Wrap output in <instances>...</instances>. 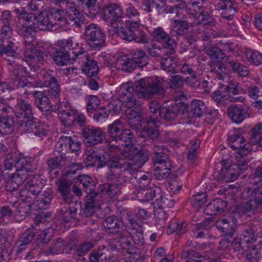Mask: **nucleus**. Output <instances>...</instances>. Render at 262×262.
<instances>
[{
	"mask_svg": "<svg viewBox=\"0 0 262 262\" xmlns=\"http://www.w3.org/2000/svg\"><path fill=\"white\" fill-rule=\"evenodd\" d=\"M43 184L36 179L29 181L25 185V188L29 191L31 193L35 194L37 196L40 193L41 190L43 188Z\"/></svg>",
	"mask_w": 262,
	"mask_h": 262,
	"instance_id": "58",
	"label": "nucleus"
},
{
	"mask_svg": "<svg viewBox=\"0 0 262 262\" xmlns=\"http://www.w3.org/2000/svg\"><path fill=\"white\" fill-rule=\"evenodd\" d=\"M254 196L255 200H250L236 206L233 212L235 216H251L254 214L257 206L262 204V196L257 195Z\"/></svg>",
	"mask_w": 262,
	"mask_h": 262,
	"instance_id": "11",
	"label": "nucleus"
},
{
	"mask_svg": "<svg viewBox=\"0 0 262 262\" xmlns=\"http://www.w3.org/2000/svg\"><path fill=\"white\" fill-rule=\"evenodd\" d=\"M254 175L255 181L253 185L251 187H246L244 192L248 196L256 195L262 196V167L257 168Z\"/></svg>",
	"mask_w": 262,
	"mask_h": 262,
	"instance_id": "18",
	"label": "nucleus"
},
{
	"mask_svg": "<svg viewBox=\"0 0 262 262\" xmlns=\"http://www.w3.org/2000/svg\"><path fill=\"white\" fill-rule=\"evenodd\" d=\"M129 233L131 239L134 242V245H136L135 247H141L144 243L143 237V231L141 225L135 227H129Z\"/></svg>",
	"mask_w": 262,
	"mask_h": 262,
	"instance_id": "34",
	"label": "nucleus"
},
{
	"mask_svg": "<svg viewBox=\"0 0 262 262\" xmlns=\"http://www.w3.org/2000/svg\"><path fill=\"white\" fill-rule=\"evenodd\" d=\"M255 228L253 225H247L242 234V238L249 245L255 241Z\"/></svg>",
	"mask_w": 262,
	"mask_h": 262,
	"instance_id": "56",
	"label": "nucleus"
},
{
	"mask_svg": "<svg viewBox=\"0 0 262 262\" xmlns=\"http://www.w3.org/2000/svg\"><path fill=\"white\" fill-rule=\"evenodd\" d=\"M228 114L229 118L235 123H241L250 116L249 108L247 106L239 107L232 106L228 108Z\"/></svg>",
	"mask_w": 262,
	"mask_h": 262,
	"instance_id": "20",
	"label": "nucleus"
},
{
	"mask_svg": "<svg viewBox=\"0 0 262 262\" xmlns=\"http://www.w3.org/2000/svg\"><path fill=\"white\" fill-rule=\"evenodd\" d=\"M153 36L156 40L164 45V47L174 51L176 46L174 40L166 32L162 27H158L153 31Z\"/></svg>",
	"mask_w": 262,
	"mask_h": 262,
	"instance_id": "19",
	"label": "nucleus"
},
{
	"mask_svg": "<svg viewBox=\"0 0 262 262\" xmlns=\"http://www.w3.org/2000/svg\"><path fill=\"white\" fill-rule=\"evenodd\" d=\"M151 149L152 151L151 160L154 166L166 165L168 167L172 164L165 146L154 143L151 145Z\"/></svg>",
	"mask_w": 262,
	"mask_h": 262,
	"instance_id": "10",
	"label": "nucleus"
},
{
	"mask_svg": "<svg viewBox=\"0 0 262 262\" xmlns=\"http://www.w3.org/2000/svg\"><path fill=\"white\" fill-rule=\"evenodd\" d=\"M221 17L225 20H231L236 13L234 4L229 0H221L217 3Z\"/></svg>",
	"mask_w": 262,
	"mask_h": 262,
	"instance_id": "17",
	"label": "nucleus"
},
{
	"mask_svg": "<svg viewBox=\"0 0 262 262\" xmlns=\"http://www.w3.org/2000/svg\"><path fill=\"white\" fill-rule=\"evenodd\" d=\"M4 167L9 170H14L15 174L27 180L28 173L36 170L37 165L34 159L30 157L21 154L13 157L9 154L5 161Z\"/></svg>",
	"mask_w": 262,
	"mask_h": 262,
	"instance_id": "2",
	"label": "nucleus"
},
{
	"mask_svg": "<svg viewBox=\"0 0 262 262\" xmlns=\"http://www.w3.org/2000/svg\"><path fill=\"white\" fill-rule=\"evenodd\" d=\"M77 61L81 64L82 71L89 77L96 76L99 71V68L96 61L89 55L87 51H79L75 52Z\"/></svg>",
	"mask_w": 262,
	"mask_h": 262,
	"instance_id": "7",
	"label": "nucleus"
},
{
	"mask_svg": "<svg viewBox=\"0 0 262 262\" xmlns=\"http://www.w3.org/2000/svg\"><path fill=\"white\" fill-rule=\"evenodd\" d=\"M159 122L147 120L146 121L147 125L143 129V133L152 140H156L159 137L160 132L158 126L156 124Z\"/></svg>",
	"mask_w": 262,
	"mask_h": 262,
	"instance_id": "40",
	"label": "nucleus"
},
{
	"mask_svg": "<svg viewBox=\"0 0 262 262\" xmlns=\"http://www.w3.org/2000/svg\"><path fill=\"white\" fill-rule=\"evenodd\" d=\"M35 120L33 115L22 117L18 122L20 128L25 133H32L39 138L45 136L47 135L45 125Z\"/></svg>",
	"mask_w": 262,
	"mask_h": 262,
	"instance_id": "6",
	"label": "nucleus"
},
{
	"mask_svg": "<svg viewBox=\"0 0 262 262\" xmlns=\"http://www.w3.org/2000/svg\"><path fill=\"white\" fill-rule=\"evenodd\" d=\"M148 107L151 114L148 120L159 121L162 114L160 112L162 108L160 103L157 101H152L149 103Z\"/></svg>",
	"mask_w": 262,
	"mask_h": 262,
	"instance_id": "55",
	"label": "nucleus"
},
{
	"mask_svg": "<svg viewBox=\"0 0 262 262\" xmlns=\"http://www.w3.org/2000/svg\"><path fill=\"white\" fill-rule=\"evenodd\" d=\"M160 64L163 70L171 73H176L177 65L173 56L164 55L162 57Z\"/></svg>",
	"mask_w": 262,
	"mask_h": 262,
	"instance_id": "47",
	"label": "nucleus"
},
{
	"mask_svg": "<svg viewBox=\"0 0 262 262\" xmlns=\"http://www.w3.org/2000/svg\"><path fill=\"white\" fill-rule=\"evenodd\" d=\"M176 34L179 36H185L188 31L190 23L187 21L182 19H175L174 20Z\"/></svg>",
	"mask_w": 262,
	"mask_h": 262,
	"instance_id": "60",
	"label": "nucleus"
},
{
	"mask_svg": "<svg viewBox=\"0 0 262 262\" xmlns=\"http://www.w3.org/2000/svg\"><path fill=\"white\" fill-rule=\"evenodd\" d=\"M140 26L141 24L139 20L136 22L126 21L121 26L116 28V32L122 39L127 41H132L136 39V32L138 31Z\"/></svg>",
	"mask_w": 262,
	"mask_h": 262,
	"instance_id": "9",
	"label": "nucleus"
},
{
	"mask_svg": "<svg viewBox=\"0 0 262 262\" xmlns=\"http://www.w3.org/2000/svg\"><path fill=\"white\" fill-rule=\"evenodd\" d=\"M104 225L108 230H115L113 232L116 233V230H120L122 227V223L117 216L110 215L105 219Z\"/></svg>",
	"mask_w": 262,
	"mask_h": 262,
	"instance_id": "52",
	"label": "nucleus"
},
{
	"mask_svg": "<svg viewBox=\"0 0 262 262\" xmlns=\"http://www.w3.org/2000/svg\"><path fill=\"white\" fill-rule=\"evenodd\" d=\"M69 53L63 52L58 49H56L52 54L54 62L58 66H64L72 61Z\"/></svg>",
	"mask_w": 262,
	"mask_h": 262,
	"instance_id": "39",
	"label": "nucleus"
},
{
	"mask_svg": "<svg viewBox=\"0 0 262 262\" xmlns=\"http://www.w3.org/2000/svg\"><path fill=\"white\" fill-rule=\"evenodd\" d=\"M140 191L138 193V197L142 202H147L154 199H158V196L161 197V188L157 186H150Z\"/></svg>",
	"mask_w": 262,
	"mask_h": 262,
	"instance_id": "23",
	"label": "nucleus"
},
{
	"mask_svg": "<svg viewBox=\"0 0 262 262\" xmlns=\"http://www.w3.org/2000/svg\"><path fill=\"white\" fill-rule=\"evenodd\" d=\"M128 110H125L128 120L143 116V106L139 102H134L127 105Z\"/></svg>",
	"mask_w": 262,
	"mask_h": 262,
	"instance_id": "50",
	"label": "nucleus"
},
{
	"mask_svg": "<svg viewBox=\"0 0 262 262\" xmlns=\"http://www.w3.org/2000/svg\"><path fill=\"white\" fill-rule=\"evenodd\" d=\"M116 67L119 70L130 72L134 69L135 66L134 65L132 59L127 56H120L116 60Z\"/></svg>",
	"mask_w": 262,
	"mask_h": 262,
	"instance_id": "46",
	"label": "nucleus"
},
{
	"mask_svg": "<svg viewBox=\"0 0 262 262\" xmlns=\"http://www.w3.org/2000/svg\"><path fill=\"white\" fill-rule=\"evenodd\" d=\"M81 3L85 14L90 17L96 15L99 11L97 0H77Z\"/></svg>",
	"mask_w": 262,
	"mask_h": 262,
	"instance_id": "37",
	"label": "nucleus"
},
{
	"mask_svg": "<svg viewBox=\"0 0 262 262\" xmlns=\"http://www.w3.org/2000/svg\"><path fill=\"white\" fill-rule=\"evenodd\" d=\"M53 198V194L51 190L48 189L43 191V193L38 196V199L36 201L37 206L39 208L42 209L48 205Z\"/></svg>",
	"mask_w": 262,
	"mask_h": 262,
	"instance_id": "62",
	"label": "nucleus"
},
{
	"mask_svg": "<svg viewBox=\"0 0 262 262\" xmlns=\"http://www.w3.org/2000/svg\"><path fill=\"white\" fill-rule=\"evenodd\" d=\"M43 79L44 84L48 88L46 91L47 94L37 91L32 93L36 107L42 112L48 113L52 110L53 105L47 95L51 98H58L61 89L57 79L49 72L43 75Z\"/></svg>",
	"mask_w": 262,
	"mask_h": 262,
	"instance_id": "1",
	"label": "nucleus"
},
{
	"mask_svg": "<svg viewBox=\"0 0 262 262\" xmlns=\"http://www.w3.org/2000/svg\"><path fill=\"white\" fill-rule=\"evenodd\" d=\"M14 12L19 20L25 21L28 23L32 22L33 24L36 17L34 13L27 12L25 9L21 7L15 8Z\"/></svg>",
	"mask_w": 262,
	"mask_h": 262,
	"instance_id": "51",
	"label": "nucleus"
},
{
	"mask_svg": "<svg viewBox=\"0 0 262 262\" xmlns=\"http://www.w3.org/2000/svg\"><path fill=\"white\" fill-rule=\"evenodd\" d=\"M81 135L86 143L94 146L102 143L105 139V133L100 128L95 126H84Z\"/></svg>",
	"mask_w": 262,
	"mask_h": 262,
	"instance_id": "8",
	"label": "nucleus"
},
{
	"mask_svg": "<svg viewBox=\"0 0 262 262\" xmlns=\"http://www.w3.org/2000/svg\"><path fill=\"white\" fill-rule=\"evenodd\" d=\"M246 57L252 65L258 66L262 64V53L257 50L247 49Z\"/></svg>",
	"mask_w": 262,
	"mask_h": 262,
	"instance_id": "45",
	"label": "nucleus"
},
{
	"mask_svg": "<svg viewBox=\"0 0 262 262\" xmlns=\"http://www.w3.org/2000/svg\"><path fill=\"white\" fill-rule=\"evenodd\" d=\"M216 226L222 232L225 233L226 237H232L235 231V228L231 225L227 219H223L216 222Z\"/></svg>",
	"mask_w": 262,
	"mask_h": 262,
	"instance_id": "43",
	"label": "nucleus"
},
{
	"mask_svg": "<svg viewBox=\"0 0 262 262\" xmlns=\"http://www.w3.org/2000/svg\"><path fill=\"white\" fill-rule=\"evenodd\" d=\"M65 154H61L58 156L51 158L47 161V164L50 170H53L60 168L62 165V162L66 160Z\"/></svg>",
	"mask_w": 262,
	"mask_h": 262,
	"instance_id": "63",
	"label": "nucleus"
},
{
	"mask_svg": "<svg viewBox=\"0 0 262 262\" xmlns=\"http://www.w3.org/2000/svg\"><path fill=\"white\" fill-rule=\"evenodd\" d=\"M71 185V182L63 181H60L58 185L57 190L66 204L73 203L72 202Z\"/></svg>",
	"mask_w": 262,
	"mask_h": 262,
	"instance_id": "33",
	"label": "nucleus"
},
{
	"mask_svg": "<svg viewBox=\"0 0 262 262\" xmlns=\"http://www.w3.org/2000/svg\"><path fill=\"white\" fill-rule=\"evenodd\" d=\"M119 98L121 101L128 103L127 105L137 102L135 97L134 88L127 83L123 84L119 90Z\"/></svg>",
	"mask_w": 262,
	"mask_h": 262,
	"instance_id": "25",
	"label": "nucleus"
},
{
	"mask_svg": "<svg viewBox=\"0 0 262 262\" xmlns=\"http://www.w3.org/2000/svg\"><path fill=\"white\" fill-rule=\"evenodd\" d=\"M64 246L63 240L61 238H58L54 240L52 245L49 247V249L45 250V253L47 255L50 254H57L61 251L63 253H68V251H65V249H62Z\"/></svg>",
	"mask_w": 262,
	"mask_h": 262,
	"instance_id": "53",
	"label": "nucleus"
},
{
	"mask_svg": "<svg viewBox=\"0 0 262 262\" xmlns=\"http://www.w3.org/2000/svg\"><path fill=\"white\" fill-rule=\"evenodd\" d=\"M172 164L167 167L165 165L154 166V176L159 180L168 178L171 173Z\"/></svg>",
	"mask_w": 262,
	"mask_h": 262,
	"instance_id": "54",
	"label": "nucleus"
},
{
	"mask_svg": "<svg viewBox=\"0 0 262 262\" xmlns=\"http://www.w3.org/2000/svg\"><path fill=\"white\" fill-rule=\"evenodd\" d=\"M58 46L59 50L71 54L70 56H71L72 61H76L77 59V57L75 55L76 52L79 51L80 50L83 51L84 50L82 47H78V45L76 43L74 45L73 40L70 38L58 41Z\"/></svg>",
	"mask_w": 262,
	"mask_h": 262,
	"instance_id": "21",
	"label": "nucleus"
},
{
	"mask_svg": "<svg viewBox=\"0 0 262 262\" xmlns=\"http://www.w3.org/2000/svg\"><path fill=\"white\" fill-rule=\"evenodd\" d=\"M210 71L216 74V77L220 80L223 79L224 75L228 73L227 69L221 61H212L210 64Z\"/></svg>",
	"mask_w": 262,
	"mask_h": 262,
	"instance_id": "41",
	"label": "nucleus"
},
{
	"mask_svg": "<svg viewBox=\"0 0 262 262\" xmlns=\"http://www.w3.org/2000/svg\"><path fill=\"white\" fill-rule=\"evenodd\" d=\"M237 167L233 165L229 166L224 165L220 171V178L226 182H233L239 176L237 172Z\"/></svg>",
	"mask_w": 262,
	"mask_h": 262,
	"instance_id": "32",
	"label": "nucleus"
},
{
	"mask_svg": "<svg viewBox=\"0 0 262 262\" xmlns=\"http://www.w3.org/2000/svg\"><path fill=\"white\" fill-rule=\"evenodd\" d=\"M132 60L134 65L142 68L147 66L149 62V58L146 52L140 48L137 49L132 53Z\"/></svg>",
	"mask_w": 262,
	"mask_h": 262,
	"instance_id": "31",
	"label": "nucleus"
},
{
	"mask_svg": "<svg viewBox=\"0 0 262 262\" xmlns=\"http://www.w3.org/2000/svg\"><path fill=\"white\" fill-rule=\"evenodd\" d=\"M166 6V0H142V9L147 13L151 12V7L160 12L164 10Z\"/></svg>",
	"mask_w": 262,
	"mask_h": 262,
	"instance_id": "35",
	"label": "nucleus"
},
{
	"mask_svg": "<svg viewBox=\"0 0 262 262\" xmlns=\"http://www.w3.org/2000/svg\"><path fill=\"white\" fill-rule=\"evenodd\" d=\"M66 108L65 111H63L60 108V113H58V115L64 125L70 126L75 122L76 111L68 107Z\"/></svg>",
	"mask_w": 262,
	"mask_h": 262,
	"instance_id": "29",
	"label": "nucleus"
},
{
	"mask_svg": "<svg viewBox=\"0 0 262 262\" xmlns=\"http://www.w3.org/2000/svg\"><path fill=\"white\" fill-rule=\"evenodd\" d=\"M123 162V159L119 156L108 154L106 164L108 168L121 169L124 165Z\"/></svg>",
	"mask_w": 262,
	"mask_h": 262,
	"instance_id": "61",
	"label": "nucleus"
},
{
	"mask_svg": "<svg viewBox=\"0 0 262 262\" xmlns=\"http://www.w3.org/2000/svg\"><path fill=\"white\" fill-rule=\"evenodd\" d=\"M185 108L184 104L181 102L171 104L167 107H162L160 112L162 113L161 118L167 121L174 120L179 114L184 112Z\"/></svg>",
	"mask_w": 262,
	"mask_h": 262,
	"instance_id": "16",
	"label": "nucleus"
},
{
	"mask_svg": "<svg viewBox=\"0 0 262 262\" xmlns=\"http://www.w3.org/2000/svg\"><path fill=\"white\" fill-rule=\"evenodd\" d=\"M83 36L86 44L94 50H99L104 46L105 34L97 24L92 23L86 25Z\"/></svg>",
	"mask_w": 262,
	"mask_h": 262,
	"instance_id": "4",
	"label": "nucleus"
},
{
	"mask_svg": "<svg viewBox=\"0 0 262 262\" xmlns=\"http://www.w3.org/2000/svg\"><path fill=\"white\" fill-rule=\"evenodd\" d=\"M123 124L121 121L116 120L108 126L107 132L111 138L115 141H118V137L121 133Z\"/></svg>",
	"mask_w": 262,
	"mask_h": 262,
	"instance_id": "44",
	"label": "nucleus"
},
{
	"mask_svg": "<svg viewBox=\"0 0 262 262\" xmlns=\"http://www.w3.org/2000/svg\"><path fill=\"white\" fill-rule=\"evenodd\" d=\"M136 86L138 96L149 99L157 94L165 93L164 84L162 79L155 78H146L136 81Z\"/></svg>",
	"mask_w": 262,
	"mask_h": 262,
	"instance_id": "3",
	"label": "nucleus"
},
{
	"mask_svg": "<svg viewBox=\"0 0 262 262\" xmlns=\"http://www.w3.org/2000/svg\"><path fill=\"white\" fill-rule=\"evenodd\" d=\"M231 246L235 252L239 254L244 253L250 248V245L241 237L240 238H234Z\"/></svg>",
	"mask_w": 262,
	"mask_h": 262,
	"instance_id": "59",
	"label": "nucleus"
},
{
	"mask_svg": "<svg viewBox=\"0 0 262 262\" xmlns=\"http://www.w3.org/2000/svg\"><path fill=\"white\" fill-rule=\"evenodd\" d=\"M206 111V106L204 103L199 100L192 101L190 109V113L192 114V117H200Z\"/></svg>",
	"mask_w": 262,
	"mask_h": 262,
	"instance_id": "48",
	"label": "nucleus"
},
{
	"mask_svg": "<svg viewBox=\"0 0 262 262\" xmlns=\"http://www.w3.org/2000/svg\"><path fill=\"white\" fill-rule=\"evenodd\" d=\"M113 255L107 247L100 246L97 250L93 251L89 255V262H113Z\"/></svg>",
	"mask_w": 262,
	"mask_h": 262,
	"instance_id": "13",
	"label": "nucleus"
},
{
	"mask_svg": "<svg viewBox=\"0 0 262 262\" xmlns=\"http://www.w3.org/2000/svg\"><path fill=\"white\" fill-rule=\"evenodd\" d=\"M14 121L10 116H0V133L3 135H10L14 130Z\"/></svg>",
	"mask_w": 262,
	"mask_h": 262,
	"instance_id": "36",
	"label": "nucleus"
},
{
	"mask_svg": "<svg viewBox=\"0 0 262 262\" xmlns=\"http://www.w3.org/2000/svg\"><path fill=\"white\" fill-rule=\"evenodd\" d=\"M74 206H70L69 208L63 207L58 212V217L60 220L64 223H69L72 220L78 221L81 215L78 213L79 209L81 208V205L79 203H72Z\"/></svg>",
	"mask_w": 262,
	"mask_h": 262,
	"instance_id": "14",
	"label": "nucleus"
},
{
	"mask_svg": "<svg viewBox=\"0 0 262 262\" xmlns=\"http://www.w3.org/2000/svg\"><path fill=\"white\" fill-rule=\"evenodd\" d=\"M80 183L83 187V191L85 193H90L94 191L95 189V183L93 179L88 175H80L78 176Z\"/></svg>",
	"mask_w": 262,
	"mask_h": 262,
	"instance_id": "49",
	"label": "nucleus"
},
{
	"mask_svg": "<svg viewBox=\"0 0 262 262\" xmlns=\"http://www.w3.org/2000/svg\"><path fill=\"white\" fill-rule=\"evenodd\" d=\"M94 247L95 244L91 242H83L76 247L75 255L79 257L83 256Z\"/></svg>",
	"mask_w": 262,
	"mask_h": 262,
	"instance_id": "64",
	"label": "nucleus"
},
{
	"mask_svg": "<svg viewBox=\"0 0 262 262\" xmlns=\"http://www.w3.org/2000/svg\"><path fill=\"white\" fill-rule=\"evenodd\" d=\"M47 11H40L37 16L36 15L33 26L41 31H49L52 28L53 25L51 23Z\"/></svg>",
	"mask_w": 262,
	"mask_h": 262,
	"instance_id": "22",
	"label": "nucleus"
},
{
	"mask_svg": "<svg viewBox=\"0 0 262 262\" xmlns=\"http://www.w3.org/2000/svg\"><path fill=\"white\" fill-rule=\"evenodd\" d=\"M205 52L211 58L223 60L226 57L221 49L213 45L207 46Z\"/></svg>",
	"mask_w": 262,
	"mask_h": 262,
	"instance_id": "57",
	"label": "nucleus"
},
{
	"mask_svg": "<svg viewBox=\"0 0 262 262\" xmlns=\"http://www.w3.org/2000/svg\"><path fill=\"white\" fill-rule=\"evenodd\" d=\"M227 207V203L221 199L212 200L204 209V212L209 215H214L223 212Z\"/></svg>",
	"mask_w": 262,
	"mask_h": 262,
	"instance_id": "24",
	"label": "nucleus"
},
{
	"mask_svg": "<svg viewBox=\"0 0 262 262\" xmlns=\"http://www.w3.org/2000/svg\"><path fill=\"white\" fill-rule=\"evenodd\" d=\"M245 141L243 136L237 134L233 135L229 138L231 148L238 150V154L242 156L247 155L252 150L250 142L245 143Z\"/></svg>",
	"mask_w": 262,
	"mask_h": 262,
	"instance_id": "12",
	"label": "nucleus"
},
{
	"mask_svg": "<svg viewBox=\"0 0 262 262\" xmlns=\"http://www.w3.org/2000/svg\"><path fill=\"white\" fill-rule=\"evenodd\" d=\"M8 179L5 177L6 179L5 190L10 192L16 191L19 186L26 180L14 173L8 174Z\"/></svg>",
	"mask_w": 262,
	"mask_h": 262,
	"instance_id": "27",
	"label": "nucleus"
},
{
	"mask_svg": "<svg viewBox=\"0 0 262 262\" xmlns=\"http://www.w3.org/2000/svg\"><path fill=\"white\" fill-rule=\"evenodd\" d=\"M64 8L58 7H51L47 12L53 25H60L61 23H64L66 18L64 15Z\"/></svg>",
	"mask_w": 262,
	"mask_h": 262,
	"instance_id": "28",
	"label": "nucleus"
},
{
	"mask_svg": "<svg viewBox=\"0 0 262 262\" xmlns=\"http://www.w3.org/2000/svg\"><path fill=\"white\" fill-rule=\"evenodd\" d=\"M196 14V16L193 18L192 22L190 23L191 27H194L201 25L204 26H214L215 25L214 18L208 13L204 11Z\"/></svg>",
	"mask_w": 262,
	"mask_h": 262,
	"instance_id": "30",
	"label": "nucleus"
},
{
	"mask_svg": "<svg viewBox=\"0 0 262 262\" xmlns=\"http://www.w3.org/2000/svg\"><path fill=\"white\" fill-rule=\"evenodd\" d=\"M123 14L122 8L116 3L109 4L104 9V19L111 24L119 21Z\"/></svg>",
	"mask_w": 262,
	"mask_h": 262,
	"instance_id": "15",
	"label": "nucleus"
},
{
	"mask_svg": "<svg viewBox=\"0 0 262 262\" xmlns=\"http://www.w3.org/2000/svg\"><path fill=\"white\" fill-rule=\"evenodd\" d=\"M131 237L129 231L122 230H116L115 240L122 249L126 250L130 260L135 261L141 259V250L139 247H134L132 245Z\"/></svg>",
	"mask_w": 262,
	"mask_h": 262,
	"instance_id": "5",
	"label": "nucleus"
},
{
	"mask_svg": "<svg viewBox=\"0 0 262 262\" xmlns=\"http://www.w3.org/2000/svg\"><path fill=\"white\" fill-rule=\"evenodd\" d=\"M65 10L70 23L80 27L83 23V15L80 11L72 4L67 5Z\"/></svg>",
	"mask_w": 262,
	"mask_h": 262,
	"instance_id": "26",
	"label": "nucleus"
},
{
	"mask_svg": "<svg viewBox=\"0 0 262 262\" xmlns=\"http://www.w3.org/2000/svg\"><path fill=\"white\" fill-rule=\"evenodd\" d=\"M19 113L23 116L22 117L31 116L33 115L32 106L30 103L23 99H18L16 105Z\"/></svg>",
	"mask_w": 262,
	"mask_h": 262,
	"instance_id": "42",
	"label": "nucleus"
},
{
	"mask_svg": "<svg viewBox=\"0 0 262 262\" xmlns=\"http://www.w3.org/2000/svg\"><path fill=\"white\" fill-rule=\"evenodd\" d=\"M21 33L24 40V42L27 45L33 42L36 36L35 28L32 24L27 25L26 23L22 25Z\"/></svg>",
	"mask_w": 262,
	"mask_h": 262,
	"instance_id": "38",
	"label": "nucleus"
}]
</instances>
